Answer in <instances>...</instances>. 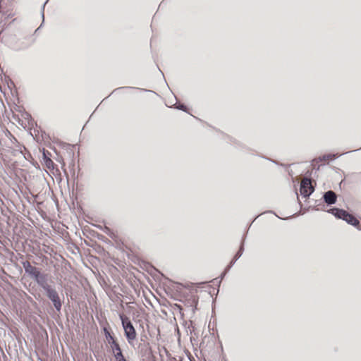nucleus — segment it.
Here are the masks:
<instances>
[{
    "label": "nucleus",
    "mask_w": 361,
    "mask_h": 361,
    "mask_svg": "<svg viewBox=\"0 0 361 361\" xmlns=\"http://www.w3.org/2000/svg\"><path fill=\"white\" fill-rule=\"evenodd\" d=\"M314 188L312 185L311 180L307 178H305L300 183V192L301 195L305 197H309L313 192Z\"/></svg>",
    "instance_id": "39448f33"
},
{
    "label": "nucleus",
    "mask_w": 361,
    "mask_h": 361,
    "mask_svg": "<svg viewBox=\"0 0 361 361\" xmlns=\"http://www.w3.org/2000/svg\"><path fill=\"white\" fill-rule=\"evenodd\" d=\"M103 331L104 333L105 338H106V341H108L109 344L111 343V342H114L116 341L115 339V338L111 334V333L109 332V331L108 330V329L106 327H104L103 329Z\"/></svg>",
    "instance_id": "6e6552de"
},
{
    "label": "nucleus",
    "mask_w": 361,
    "mask_h": 361,
    "mask_svg": "<svg viewBox=\"0 0 361 361\" xmlns=\"http://www.w3.org/2000/svg\"><path fill=\"white\" fill-rule=\"evenodd\" d=\"M241 252L239 253V252H237V253L235 254V255L234 256V258H235V261H237L240 257H241Z\"/></svg>",
    "instance_id": "4468645a"
},
{
    "label": "nucleus",
    "mask_w": 361,
    "mask_h": 361,
    "mask_svg": "<svg viewBox=\"0 0 361 361\" xmlns=\"http://www.w3.org/2000/svg\"><path fill=\"white\" fill-rule=\"evenodd\" d=\"M329 213H331L336 218L345 221L348 224L357 226L359 225L360 221L352 214H350L348 212L344 209L338 208H332L329 210Z\"/></svg>",
    "instance_id": "7ed1b4c3"
},
{
    "label": "nucleus",
    "mask_w": 361,
    "mask_h": 361,
    "mask_svg": "<svg viewBox=\"0 0 361 361\" xmlns=\"http://www.w3.org/2000/svg\"><path fill=\"white\" fill-rule=\"evenodd\" d=\"M124 88H131V87H121L120 88L116 89L114 92L117 91V90H121V89H124Z\"/></svg>",
    "instance_id": "dca6fc26"
},
{
    "label": "nucleus",
    "mask_w": 361,
    "mask_h": 361,
    "mask_svg": "<svg viewBox=\"0 0 361 361\" xmlns=\"http://www.w3.org/2000/svg\"><path fill=\"white\" fill-rule=\"evenodd\" d=\"M175 108L178 109H180V110H182L183 111H186L187 110V107L185 104H175Z\"/></svg>",
    "instance_id": "9b49d317"
},
{
    "label": "nucleus",
    "mask_w": 361,
    "mask_h": 361,
    "mask_svg": "<svg viewBox=\"0 0 361 361\" xmlns=\"http://www.w3.org/2000/svg\"><path fill=\"white\" fill-rule=\"evenodd\" d=\"M243 250H244V239L243 240L240 247L238 252H239V253L241 252V255H243Z\"/></svg>",
    "instance_id": "f8f14e48"
},
{
    "label": "nucleus",
    "mask_w": 361,
    "mask_h": 361,
    "mask_svg": "<svg viewBox=\"0 0 361 361\" xmlns=\"http://www.w3.org/2000/svg\"><path fill=\"white\" fill-rule=\"evenodd\" d=\"M45 295L52 302L55 310L57 312H61L63 301L61 298L59 293L54 286L44 290Z\"/></svg>",
    "instance_id": "20e7f679"
},
{
    "label": "nucleus",
    "mask_w": 361,
    "mask_h": 361,
    "mask_svg": "<svg viewBox=\"0 0 361 361\" xmlns=\"http://www.w3.org/2000/svg\"><path fill=\"white\" fill-rule=\"evenodd\" d=\"M44 162H45L47 167L48 169L54 168V164L53 161L51 159L47 157L44 154Z\"/></svg>",
    "instance_id": "9d476101"
},
{
    "label": "nucleus",
    "mask_w": 361,
    "mask_h": 361,
    "mask_svg": "<svg viewBox=\"0 0 361 361\" xmlns=\"http://www.w3.org/2000/svg\"><path fill=\"white\" fill-rule=\"evenodd\" d=\"M22 265L25 273L34 279L44 291L52 286L49 283L51 277L48 274L42 273L38 268L32 266L29 261L23 262Z\"/></svg>",
    "instance_id": "f257e3e1"
},
{
    "label": "nucleus",
    "mask_w": 361,
    "mask_h": 361,
    "mask_svg": "<svg viewBox=\"0 0 361 361\" xmlns=\"http://www.w3.org/2000/svg\"><path fill=\"white\" fill-rule=\"evenodd\" d=\"M119 317L124 330V335L129 345H132L137 337L136 330L128 317L123 314H120Z\"/></svg>",
    "instance_id": "f03ea898"
},
{
    "label": "nucleus",
    "mask_w": 361,
    "mask_h": 361,
    "mask_svg": "<svg viewBox=\"0 0 361 361\" xmlns=\"http://www.w3.org/2000/svg\"><path fill=\"white\" fill-rule=\"evenodd\" d=\"M228 271V269H226L225 271L221 274V279L224 277V276L226 274V272Z\"/></svg>",
    "instance_id": "f3484780"
},
{
    "label": "nucleus",
    "mask_w": 361,
    "mask_h": 361,
    "mask_svg": "<svg viewBox=\"0 0 361 361\" xmlns=\"http://www.w3.org/2000/svg\"><path fill=\"white\" fill-rule=\"evenodd\" d=\"M236 261H235V258L233 259V260L230 262L229 265L226 267L227 269H230L232 266L235 264Z\"/></svg>",
    "instance_id": "ddd939ff"
},
{
    "label": "nucleus",
    "mask_w": 361,
    "mask_h": 361,
    "mask_svg": "<svg viewBox=\"0 0 361 361\" xmlns=\"http://www.w3.org/2000/svg\"><path fill=\"white\" fill-rule=\"evenodd\" d=\"M323 199L325 203L331 205L336 202L337 195L333 190H328L324 193Z\"/></svg>",
    "instance_id": "0eeeda50"
},
{
    "label": "nucleus",
    "mask_w": 361,
    "mask_h": 361,
    "mask_svg": "<svg viewBox=\"0 0 361 361\" xmlns=\"http://www.w3.org/2000/svg\"><path fill=\"white\" fill-rule=\"evenodd\" d=\"M109 345L116 361H118L125 357L117 341L111 342Z\"/></svg>",
    "instance_id": "423d86ee"
},
{
    "label": "nucleus",
    "mask_w": 361,
    "mask_h": 361,
    "mask_svg": "<svg viewBox=\"0 0 361 361\" xmlns=\"http://www.w3.org/2000/svg\"><path fill=\"white\" fill-rule=\"evenodd\" d=\"M47 2V1L44 4V5L42 6V16L43 18H44V6H45Z\"/></svg>",
    "instance_id": "2eb2a0df"
},
{
    "label": "nucleus",
    "mask_w": 361,
    "mask_h": 361,
    "mask_svg": "<svg viewBox=\"0 0 361 361\" xmlns=\"http://www.w3.org/2000/svg\"><path fill=\"white\" fill-rule=\"evenodd\" d=\"M338 157V156L337 154H324L322 157H320L319 159L321 161H326V160H329V159L332 160V159L337 158Z\"/></svg>",
    "instance_id": "1a4fd4ad"
}]
</instances>
